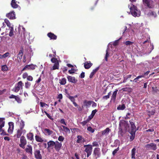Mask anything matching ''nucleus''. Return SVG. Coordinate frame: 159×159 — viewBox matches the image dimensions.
<instances>
[{"mask_svg": "<svg viewBox=\"0 0 159 159\" xmlns=\"http://www.w3.org/2000/svg\"><path fill=\"white\" fill-rule=\"evenodd\" d=\"M150 15L154 17H156L157 16L156 13L155 12L153 11H151L150 13Z\"/></svg>", "mask_w": 159, "mask_h": 159, "instance_id": "a18cd8bd", "label": "nucleus"}, {"mask_svg": "<svg viewBox=\"0 0 159 159\" xmlns=\"http://www.w3.org/2000/svg\"><path fill=\"white\" fill-rule=\"evenodd\" d=\"M47 35L51 40H56L57 38V36L51 32L48 33Z\"/></svg>", "mask_w": 159, "mask_h": 159, "instance_id": "1a4fd4ad", "label": "nucleus"}, {"mask_svg": "<svg viewBox=\"0 0 159 159\" xmlns=\"http://www.w3.org/2000/svg\"><path fill=\"white\" fill-rule=\"evenodd\" d=\"M99 67L98 66L95 69L93 70L92 71L90 75L89 78H93L94 75L96 73V72L99 70Z\"/></svg>", "mask_w": 159, "mask_h": 159, "instance_id": "6ab92c4d", "label": "nucleus"}, {"mask_svg": "<svg viewBox=\"0 0 159 159\" xmlns=\"http://www.w3.org/2000/svg\"><path fill=\"white\" fill-rule=\"evenodd\" d=\"M23 83L21 81L19 82L16 85L14 88V91L15 92H17L20 90V89H23Z\"/></svg>", "mask_w": 159, "mask_h": 159, "instance_id": "423d86ee", "label": "nucleus"}, {"mask_svg": "<svg viewBox=\"0 0 159 159\" xmlns=\"http://www.w3.org/2000/svg\"><path fill=\"white\" fill-rule=\"evenodd\" d=\"M129 122L130 124L131 131H136L138 129H136V127L134 123L131 120H130Z\"/></svg>", "mask_w": 159, "mask_h": 159, "instance_id": "a211bd4d", "label": "nucleus"}, {"mask_svg": "<svg viewBox=\"0 0 159 159\" xmlns=\"http://www.w3.org/2000/svg\"><path fill=\"white\" fill-rule=\"evenodd\" d=\"M89 121L87 120L84 121H83L81 122V124L83 126H84Z\"/></svg>", "mask_w": 159, "mask_h": 159, "instance_id": "6e6d98bb", "label": "nucleus"}, {"mask_svg": "<svg viewBox=\"0 0 159 159\" xmlns=\"http://www.w3.org/2000/svg\"><path fill=\"white\" fill-rule=\"evenodd\" d=\"M131 157L132 159H135V155L136 154V149L135 148H134L131 150Z\"/></svg>", "mask_w": 159, "mask_h": 159, "instance_id": "dca6fc26", "label": "nucleus"}, {"mask_svg": "<svg viewBox=\"0 0 159 159\" xmlns=\"http://www.w3.org/2000/svg\"><path fill=\"white\" fill-rule=\"evenodd\" d=\"M121 38H120L119 39L116 40L114 41L113 43V45L114 46H116L118 45L119 40L121 39Z\"/></svg>", "mask_w": 159, "mask_h": 159, "instance_id": "c03bdc74", "label": "nucleus"}, {"mask_svg": "<svg viewBox=\"0 0 159 159\" xmlns=\"http://www.w3.org/2000/svg\"><path fill=\"white\" fill-rule=\"evenodd\" d=\"M34 157L36 159H42V156L39 150H35L34 151Z\"/></svg>", "mask_w": 159, "mask_h": 159, "instance_id": "6e6552de", "label": "nucleus"}, {"mask_svg": "<svg viewBox=\"0 0 159 159\" xmlns=\"http://www.w3.org/2000/svg\"><path fill=\"white\" fill-rule=\"evenodd\" d=\"M87 130L92 133H93L94 131V129H93L91 127H88L87 129Z\"/></svg>", "mask_w": 159, "mask_h": 159, "instance_id": "49530a36", "label": "nucleus"}, {"mask_svg": "<svg viewBox=\"0 0 159 159\" xmlns=\"http://www.w3.org/2000/svg\"><path fill=\"white\" fill-rule=\"evenodd\" d=\"M14 128H11L10 127H9L8 129V132L10 134H11L13 131Z\"/></svg>", "mask_w": 159, "mask_h": 159, "instance_id": "052dcab7", "label": "nucleus"}, {"mask_svg": "<svg viewBox=\"0 0 159 159\" xmlns=\"http://www.w3.org/2000/svg\"><path fill=\"white\" fill-rule=\"evenodd\" d=\"M61 126L63 128V129L65 132L70 133V130L68 127L64 125H62Z\"/></svg>", "mask_w": 159, "mask_h": 159, "instance_id": "c9c22d12", "label": "nucleus"}, {"mask_svg": "<svg viewBox=\"0 0 159 159\" xmlns=\"http://www.w3.org/2000/svg\"><path fill=\"white\" fill-rule=\"evenodd\" d=\"M152 109L151 111H148V113H149L151 115H153L156 112L155 110L153 107H152Z\"/></svg>", "mask_w": 159, "mask_h": 159, "instance_id": "4c0bfd02", "label": "nucleus"}, {"mask_svg": "<svg viewBox=\"0 0 159 159\" xmlns=\"http://www.w3.org/2000/svg\"><path fill=\"white\" fill-rule=\"evenodd\" d=\"M64 139V137L62 136H60L58 138V140L61 142L63 141Z\"/></svg>", "mask_w": 159, "mask_h": 159, "instance_id": "3c124183", "label": "nucleus"}, {"mask_svg": "<svg viewBox=\"0 0 159 159\" xmlns=\"http://www.w3.org/2000/svg\"><path fill=\"white\" fill-rule=\"evenodd\" d=\"M131 4L132 6L130 7L129 9L131 14L135 17L139 16L140 14V11L137 9L136 7L132 3Z\"/></svg>", "mask_w": 159, "mask_h": 159, "instance_id": "7ed1b4c3", "label": "nucleus"}, {"mask_svg": "<svg viewBox=\"0 0 159 159\" xmlns=\"http://www.w3.org/2000/svg\"><path fill=\"white\" fill-rule=\"evenodd\" d=\"M22 50H21L19 52V53L17 55V57L19 58L20 59H21L22 58V57L23 55V48Z\"/></svg>", "mask_w": 159, "mask_h": 159, "instance_id": "c756f323", "label": "nucleus"}, {"mask_svg": "<svg viewBox=\"0 0 159 159\" xmlns=\"http://www.w3.org/2000/svg\"><path fill=\"white\" fill-rule=\"evenodd\" d=\"M93 65V63L90 61H86L84 63V66L85 69H89Z\"/></svg>", "mask_w": 159, "mask_h": 159, "instance_id": "f8f14e48", "label": "nucleus"}, {"mask_svg": "<svg viewBox=\"0 0 159 159\" xmlns=\"http://www.w3.org/2000/svg\"><path fill=\"white\" fill-rule=\"evenodd\" d=\"M93 102L94 104H96V103L94 102H93L92 101H87V100H84L83 103L84 104V105H83L84 106H90L91 105L92 102Z\"/></svg>", "mask_w": 159, "mask_h": 159, "instance_id": "aec40b11", "label": "nucleus"}, {"mask_svg": "<svg viewBox=\"0 0 159 159\" xmlns=\"http://www.w3.org/2000/svg\"><path fill=\"white\" fill-rule=\"evenodd\" d=\"M9 53L8 52H7L3 54V58H5L9 56Z\"/></svg>", "mask_w": 159, "mask_h": 159, "instance_id": "e2e57ef3", "label": "nucleus"}, {"mask_svg": "<svg viewBox=\"0 0 159 159\" xmlns=\"http://www.w3.org/2000/svg\"><path fill=\"white\" fill-rule=\"evenodd\" d=\"M119 148L118 147L116 149H115L112 152V154L113 155H115V154L117 153V152L119 150Z\"/></svg>", "mask_w": 159, "mask_h": 159, "instance_id": "4d7b16f0", "label": "nucleus"}, {"mask_svg": "<svg viewBox=\"0 0 159 159\" xmlns=\"http://www.w3.org/2000/svg\"><path fill=\"white\" fill-rule=\"evenodd\" d=\"M35 139L36 141L39 142H43V140L39 135H36L35 136Z\"/></svg>", "mask_w": 159, "mask_h": 159, "instance_id": "bb28decb", "label": "nucleus"}, {"mask_svg": "<svg viewBox=\"0 0 159 159\" xmlns=\"http://www.w3.org/2000/svg\"><path fill=\"white\" fill-rule=\"evenodd\" d=\"M25 151L27 153H30L31 155H32V148L31 145H27L25 149Z\"/></svg>", "mask_w": 159, "mask_h": 159, "instance_id": "9b49d317", "label": "nucleus"}, {"mask_svg": "<svg viewBox=\"0 0 159 159\" xmlns=\"http://www.w3.org/2000/svg\"><path fill=\"white\" fill-rule=\"evenodd\" d=\"M8 125L9 126V127H10L11 128H14V123L13 122H9L8 123Z\"/></svg>", "mask_w": 159, "mask_h": 159, "instance_id": "bf43d9fd", "label": "nucleus"}, {"mask_svg": "<svg viewBox=\"0 0 159 159\" xmlns=\"http://www.w3.org/2000/svg\"><path fill=\"white\" fill-rule=\"evenodd\" d=\"M80 77L81 78H84V77H85V73H84V72H82L81 73V74Z\"/></svg>", "mask_w": 159, "mask_h": 159, "instance_id": "774afa93", "label": "nucleus"}, {"mask_svg": "<svg viewBox=\"0 0 159 159\" xmlns=\"http://www.w3.org/2000/svg\"><path fill=\"white\" fill-rule=\"evenodd\" d=\"M31 85V84L28 82L25 83V86L26 88L28 89Z\"/></svg>", "mask_w": 159, "mask_h": 159, "instance_id": "de8ad7c7", "label": "nucleus"}, {"mask_svg": "<svg viewBox=\"0 0 159 159\" xmlns=\"http://www.w3.org/2000/svg\"><path fill=\"white\" fill-rule=\"evenodd\" d=\"M1 132H2V133L1 134V135H9V134H7L5 131L4 130V129H2V131Z\"/></svg>", "mask_w": 159, "mask_h": 159, "instance_id": "5fc2aeb1", "label": "nucleus"}, {"mask_svg": "<svg viewBox=\"0 0 159 159\" xmlns=\"http://www.w3.org/2000/svg\"><path fill=\"white\" fill-rule=\"evenodd\" d=\"M77 138V139L76 141V142L77 143H83L85 141L84 138L81 135H78Z\"/></svg>", "mask_w": 159, "mask_h": 159, "instance_id": "4468645a", "label": "nucleus"}, {"mask_svg": "<svg viewBox=\"0 0 159 159\" xmlns=\"http://www.w3.org/2000/svg\"><path fill=\"white\" fill-rule=\"evenodd\" d=\"M9 28L10 29V31L9 33V36L10 37H11L14 35V29L13 27H10Z\"/></svg>", "mask_w": 159, "mask_h": 159, "instance_id": "f704fd0d", "label": "nucleus"}, {"mask_svg": "<svg viewBox=\"0 0 159 159\" xmlns=\"http://www.w3.org/2000/svg\"><path fill=\"white\" fill-rule=\"evenodd\" d=\"M4 22L6 23L7 26L9 27V28L11 27V26L10 23L7 19H5L4 20Z\"/></svg>", "mask_w": 159, "mask_h": 159, "instance_id": "a19ab883", "label": "nucleus"}, {"mask_svg": "<svg viewBox=\"0 0 159 159\" xmlns=\"http://www.w3.org/2000/svg\"><path fill=\"white\" fill-rule=\"evenodd\" d=\"M99 144H100V143L96 141H93L92 144L91 145L92 147H98L99 146Z\"/></svg>", "mask_w": 159, "mask_h": 159, "instance_id": "72a5a7b5", "label": "nucleus"}, {"mask_svg": "<svg viewBox=\"0 0 159 159\" xmlns=\"http://www.w3.org/2000/svg\"><path fill=\"white\" fill-rule=\"evenodd\" d=\"M4 119L0 118V131H2V128L4 126L5 121L3 120Z\"/></svg>", "mask_w": 159, "mask_h": 159, "instance_id": "393cba45", "label": "nucleus"}, {"mask_svg": "<svg viewBox=\"0 0 159 159\" xmlns=\"http://www.w3.org/2000/svg\"><path fill=\"white\" fill-rule=\"evenodd\" d=\"M59 83L61 85H65L66 83V79L65 78H63L60 80Z\"/></svg>", "mask_w": 159, "mask_h": 159, "instance_id": "473e14b6", "label": "nucleus"}, {"mask_svg": "<svg viewBox=\"0 0 159 159\" xmlns=\"http://www.w3.org/2000/svg\"><path fill=\"white\" fill-rule=\"evenodd\" d=\"M28 76V74L26 72L23 73L22 75V77L24 79H25L26 78H27Z\"/></svg>", "mask_w": 159, "mask_h": 159, "instance_id": "680f3d73", "label": "nucleus"}, {"mask_svg": "<svg viewBox=\"0 0 159 159\" xmlns=\"http://www.w3.org/2000/svg\"><path fill=\"white\" fill-rule=\"evenodd\" d=\"M67 78L69 82L73 83H75L77 81V80L74 77H72L70 76H67Z\"/></svg>", "mask_w": 159, "mask_h": 159, "instance_id": "ddd939ff", "label": "nucleus"}, {"mask_svg": "<svg viewBox=\"0 0 159 159\" xmlns=\"http://www.w3.org/2000/svg\"><path fill=\"white\" fill-rule=\"evenodd\" d=\"M33 136V134L30 132L27 134V137L28 139L31 141L34 140Z\"/></svg>", "mask_w": 159, "mask_h": 159, "instance_id": "4be33fe9", "label": "nucleus"}, {"mask_svg": "<svg viewBox=\"0 0 159 159\" xmlns=\"http://www.w3.org/2000/svg\"><path fill=\"white\" fill-rule=\"evenodd\" d=\"M25 126V122L22 120H21L19 124V129L17 130V133L14 137V138H20V144H19L20 147L24 148L26 144L27 141L25 137L22 136H21V134H23L24 135L26 133V131L24 128Z\"/></svg>", "mask_w": 159, "mask_h": 159, "instance_id": "f257e3e1", "label": "nucleus"}, {"mask_svg": "<svg viewBox=\"0 0 159 159\" xmlns=\"http://www.w3.org/2000/svg\"><path fill=\"white\" fill-rule=\"evenodd\" d=\"M145 148L148 150H152L155 151L157 149V146L156 144L151 143L146 145Z\"/></svg>", "mask_w": 159, "mask_h": 159, "instance_id": "39448f33", "label": "nucleus"}, {"mask_svg": "<svg viewBox=\"0 0 159 159\" xmlns=\"http://www.w3.org/2000/svg\"><path fill=\"white\" fill-rule=\"evenodd\" d=\"M93 154L96 159L100 156V149L99 148H95L93 150Z\"/></svg>", "mask_w": 159, "mask_h": 159, "instance_id": "0eeeda50", "label": "nucleus"}, {"mask_svg": "<svg viewBox=\"0 0 159 159\" xmlns=\"http://www.w3.org/2000/svg\"><path fill=\"white\" fill-rule=\"evenodd\" d=\"M60 122L62 124H64L65 125H66V123L65 122V120L63 119H62L60 120Z\"/></svg>", "mask_w": 159, "mask_h": 159, "instance_id": "13d9d810", "label": "nucleus"}, {"mask_svg": "<svg viewBox=\"0 0 159 159\" xmlns=\"http://www.w3.org/2000/svg\"><path fill=\"white\" fill-rule=\"evenodd\" d=\"M84 147L85 148L84 151L87 153V157H88L91 154L93 147L90 144L84 145Z\"/></svg>", "mask_w": 159, "mask_h": 159, "instance_id": "20e7f679", "label": "nucleus"}, {"mask_svg": "<svg viewBox=\"0 0 159 159\" xmlns=\"http://www.w3.org/2000/svg\"><path fill=\"white\" fill-rule=\"evenodd\" d=\"M68 98L70 100V101L73 102H74L75 101V99L74 98L73 96H69L68 97Z\"/></svg>", "mask_w": 159, "mask_h": 159, "instance_id": "603ef678", "label": "nucleus"}, {"mask_svg": "<svg viewBox=\"0 0 159 159\" xmlns=\"http://www.w3.org/2000/svg\"><path fill=\"white\" fill-rule=\"evenodd\" d=\"M8 68L6 65H3L2 66V71H7Z\"/></svg>", "mask_w": 159, "mask_h": 159, "instance_id": "79ce46f5", "label": "nucleus"}, {"mask_svg": "<svg viewBox=\"0 0 159 159\" xmlns=\"http://www.w3.org/2000/svg\"><path fill=\"white\" fill-rule=\"evenodd\" d=\"M97 111V110L96 109H95L92 111L91 114L93 115V116H94L96 113Z\"/></svg>", "mask_w": 159, "mask_h": 159, "instance_id": "69168bd1", "label": "nucleus"}, {"mask_svg": "<svg viewBox=\"0 0 159 159\" xmlns=\"http://www.w3.org/2000/svg\"><path fill=\"white\" fill-rule=\"evenodd\" d=\"M144 77L143 75H139V76H138L136 78H135L134 79V80H133V81L135 83L137 82V80L138 79H139L140 78H142V77Z\"/></svg>", "mask_w": 159, "mask_h": 159, "instance_id": "37998d69", "label": "nucleus"}, {"mask_svg": "<svg viewBox=\"0 0 159 159\" xmlns=\"http://www.w3.org/2000/svg\"><path fill=\"white\" fill-rule=\"evenodd\" d=\"M118 90L116 89L113 92L112 96L111 97V100H113L115 101L116 100V97L117 95V92Z\"/></svg>", "mask_w": 159, "mask_h": 159, "instance_id": "5701e85b", "label": "nucleus"}, {"mask_svg": "<svg viewBox=\"0 0 159 159\" xmlns=\"http://www.w3.org/2000/svg\"><path fill=\"white\" fill-rule=\"evenodd\" d=\"M26 66H27V69H30L32 70H34L35 69L36 67V65H34L33 64L29 65H26Z\"/></svg>", "mask_w": 159, "mask_h": 159, "instance_id": "cd10ccee", "label": "nucleus"}, {"mask_svg": "<svg viewBox=\"0 0 159 159\" xmlns=\"http://www.w3.org/2000/svg\"><path fill=\"white\" fill-rule=\"evenodd\" d=\"M27 79L29 81H32L33 80V78L30 75L28 76Z\"/></svg>", "mask_w": 159, "mask_h": 159, "instance_id": "0e129e2a", "label": "nucleus"}, {"mask_svg": "<svg viewBox=\"0 0 159 159\" xmlns=\"http://www.w3.org/2000/svg\"><path fill=\"white\" fill-rule=\"evenodd\" d=\"M42 111L43 113H45V114L47 115V116L49 119L52 120H53V118L49 114H48L46 111H43V109H42Z\"/></svg>", "mask_w": 159, "mask_h": 159, "instance_id": "7c9ffc66", "label": "nucleus"}, {"mask_svg": "<svg viewBox=\"0 0 159 159\" xmlns=\"http://www.w3.org/2000/svg\"><path fill=\"white\" fill-rule=\"evenodd\" d=\"M40 106L41 107H45L46 106H48V104L44 102H40Z\"/></svg>", "mask_w": 159, "mask_h": 159, "instance_id": "864d4df0", "label": "nucleus"}, {"mask_svg": "<svg viewBox=\"0 0 159 159\" xmlns=\"http://www.w3.org/2000/svg\"><path fill=\"white\" fill-rule=\"evenodd\" d=\"M15 100L18 103H21L22 102V100L19 97V96H16L15 98Z\"/></svg>", "mask_w": 159, "mask_h": 159, "instance_id": "ea45409f", "label": "nucleus"}, {"mask_svg": "<svg viewBox=\"0 0 159 159\" xmlns=\"http://www.w3.org/2000/svg\"><path fill=\"white\" fill-rule=\"evenodd\" d=\"M106 55H105V59L106 61H108L107 58L109 56V54L108 53L107 50H106Z\"/></svg>", "mask_w": 159, "mask_h": 159, "instance_id": "8fccbe9b", "label": "nucleus"}, {"mask_svg": "<svg viewBox=\"0 0 159 159\" xmlns=\"http://www.w3.org/2000/svg\"><path fill=\"white\" fill-rule=\"evenodd\" d=\"M110 129L109 128H107L105 129L102 131V135H107L110 132Z\"/></svg>", "mask_w": 159, "mask_h": 159, "instance_id": "a878e982", "label": "nucleus"}, {"mask_svg": "<svg viewBox=\"0 0 159 159\" xmlns=\"http://www.w3.org/2000/svg\"><path fill=\"white\" fill-rule=\"evenodd\" d=\"M47 144L48 150L54 149L57 152H59L61 150L62 145L61 143L57 141L54 142L50 140L47 143Z\"/></svg>", "mask_w": 159, "mask_h": 159, "instance_id": "f03ea898", "label": "nucleus"}, {"mask_svg": "<svg viewBox=\"0 0 159 159\" xmlns=\"http://www.w3.org/2000/svg\"><path fill=\"white\" fill-rule=\"evenodd\" d=\"M135 131H131L130 132V134H131L130 136V141H132L134 139L135 135Z\"/></svg>", "mask_w": 159, "mask_h": 159, "instance_id": "b1692460", "label": "nucleus"}, {"mask_svg": "<svg viewBox=\"0 0 159 159\" xmlns=\"http://www.w3.org/2000/svg\"><path fill=\"white\" fill-rule=\"evenodd\" d=\"M59 66V62H57V63L54 64L53 65L52 68V70H55L56 69H58Z\"/></svg>", "mask_w": 159, "mask_h": 159, "instance_id": "c85d7f7f", "label": "nucleus"}, {"mask_svg": "<svg viewBox=\"0 0 159 159\" xmlns=\"http://www.w3.org/2000/svg\"><path fill=\"white\" fill-rule=\"evenodd\" d=\"M43 130L46 135H50L53 133V131H52L48 129L45 128L43 129Z\"/></svg>", "mask_w": 159, "mask_h": 159, "instance_id": "412c9836", "label": "nucleus"}, {"mask_svg": "<svg viewBox=\"0 0 159 159\" xmlns=\"http://www.w3.org/2000/svg\"><path fill=\"white\" fill-rule=\"evenodd\" d=\"M133 43V42H131L130 41H126L125 42V44L126 45L128 46V45H132Z\"/></svg>", "mask_w": 159, "mask_h": 159, "instance_id": "09e8293b", "label": "nucleus"}, {"mask_svg": "<svg viewBox=\"0 0 159 159\" xmlns=\"http://www.w3.org/2000/svg\"><path fill=\"white\" fill-rule=\"evenodd\" d=\"M125 108V106L124 104L122 105H119L117 107V109L118 110H123Z\"/></svg>", "mask_w": 159, "mask_h": 159, "instance_id": "2f4dec72", "label": "nucleus"}, {"mask_svg": "<svg viewBox=\"0 0 159 159\" xmlns=\"http://www.w3.org/2000/svg\"><path fill=\"white\" fill-rule=\"evenodd\" d=\"M143 1L145 5L147 6L149 8H152L151 5L150 4V0H143Z\"/></svg>", "mask_w": 159, "mask_h": 159, "instance_id": "f3484780", "label": "nucleus"}, {"mask_svg": "<svg viewBox=\"0 0 159 159\" xmlns=\"http://www.w3.org/2000/svg\"><path fill=\"white\" fill-rule=\"evenodd\" d=\"M68 72L70 74L74 73H75V69H74L72 68L71 69L69 70Z\"/></svg>", "mask_w": 159, "mask_h": 159, "instance_id": "338daca9", "label": "nucleus"}, {"mask_svg": "<svg viewBox=\"0 0 159 159\" xmlns=\"http://www.w3.org/2000/svg\"><path fill=\"white\" fill-rule=\"evenodd\" d=\"M6 16L10 19H15V14L13 11L11 12L6 15Z\"/></svg>", "mask_w": 159, "mask_h": 159, "instance_id": "9d476101", "label": "nucleus"}, {"mask_svg": "<svg viewBox=\"0 0 159 159\" xmlns=\"http://www.w3.org/2000/svg\"><path fill=\"white\" fill-rule=\"evenodd\" d=\"M17 2L16 0H12L11 5L13 8H16L19 7V5L17 3Z\"/></svg>", "mask_w": 159, "mask_h": 159, "instance_id": "2eb2a0df", "label": "nucleus"}, {"mask_svg": "<svg viewBox=\"0 0 159 159\" xmlns=\"http://www.w3.org/2000/svg\"><path fill=\"white\" fill-rule=\"evenodd\" d=\"M51 61L52 63H54V64L57 63V62H59L58 61L57 58L55 57L52 58L51 59Z\"/></svg>", "mask_w": 159, "mask_h": 159, "instance_id": "e433bc0d", "label": "nucleus"}, {"mask_svg": "<svg viewBox=\"0 0 159 159\" xmlns=\"http://www.w3.org/2000/svg\"><path fill=\"white\" fill-rule=\"evenodd\" d=\"M111 94V92H110L108 93L107 95L103 96L102 98L103 99H104L107 100L109 98Z\"/></svg>", "mask_w": 159, "mask_h": 159, "instance_id": "58836bf2", "label": "nucleus"}]
</instances>
